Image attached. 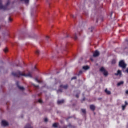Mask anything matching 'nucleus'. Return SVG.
Returning <instances> with one entry per match:
<instances>
[{
	"label": "nucleus",
	"instance_id": "7c9ffc66",
	"mask_svg": "<svg viewBox=\"0 0 128 128\" xmlns=\"http://www.w3.org/2000/svg\"><path fill=\"white\" fill-rule=\"evenodd\" d=\"M125 106H128V102L126 101L125 102Z\"/></svg>",
	"mask_w": 128,
	"mask_h": 128
},
{
	"label": "nucleus",
	"instance_id": "473e14b6",
	"mask_svg": "<svg viewBox=\"0 0 128 128\" xmlns=\"http://www.w3.org/2000/svg\"><path fill=\"white\" fill-rule=\"evenodd\" d=\"M9 21L12 22V20L10 18H9Z\"/></svg>",
	"mask_w": 128,
	"mask_h": 128
},
{
	"label": "nucleus",
	"instance_id": "e433bc0d",
	"mask_svg": "<svg viewBox=\"0 0 128 128\" xmlns=\"http://www.w3.org/2000/svg\"><path fill=\"white\" fill-rule=\"evenodd\" d=\"M84 100H86V98H84L82 100V102H84Z\"/></svg>",
	"mask_w": 128,
	"mask_h": 128
},
{
	"label": "nucleus",
	"instance_id": "aec40b11",
	"mask_svg": "<svg viewBox=\"0 0 128 128\" xmlns=\"http://www.w3.org/2000/svg\"><path fill=\"white\" fill-rule=\"evenodd\" d=\"M94 30V27H92L91 28H89V30L90 32H92L93 30Z\"/></svg>",
	"mask_w": 128,
	"mask_h": 128
},
{
	"label": "nucleus",
	"instance_id": "58836bf2",
	"mask_svg": "<svg viewBox=\"0 0 128 128\" xmlns=\"http://www.w3.org/2000/svg\"><path fill=\"white\" fill-rule=\"evenodd\" d=\"M126 94H128V90H127V91L126 92Z\"/></svg>",
	"mask_w": 128,
	"mask_h": 128
},
{
	"label": "nucleus",
	"instance_id": "9d476101",
	"mask_svg": "<svg viewBox=\"0 0 128 128\" xmlns=\"http://www.w3.org/2000/svg\"><path fill=\"white\" fill-rule=\"evenodd\" d=\"M90 67L89 66H84L83 67V69L84 70H90Z\"/></svg>",
	"mask_w": 128,
	"mask_h": 128
},
{
	"label": "nucleus",
	"instance_id": "4468645a",
	"mask_svg": "<svg viewBox=\"0 0 128 128\" xmlns=\"http://www.w3.org/2000/svg\"><path fill=\"white\" fill-rule=\"evenodd\" d=\"M105 92L108 96H110V94H111V92L110 91H108V89L106 90Z\"/></svg>",
	"mask_w": 128,
	"mask_h": 128
},
{
	"label": "nucleus",
	"instance_id": "49530a36",
	"mask_svg": "<svg viewBox=\"0 0 128 128\" xmlns=\"http://www.w3.org/2000/svg\"><path fill=\"white\" fill-rule=\"evenodd\" d=\"M35 68H36V66H35Z\"/></svg>",
	"mask_w": 128,
	"mask_h": 128
},
{
	"label": "nucleus",
	"instance_id": "c03bdc74",
	"mask_svg": "<svg viewBox=\"0 0 128 128\" xmlns=\"http://www.w3.org/2000/svg\"><path fill=\"white\" fill-rule=\"evenodd\" d=\"M16 66H18V65H16Z\"/></svg>",
	"mask_w": 128,
	"mask_h": 128
},
{
	"label": "nucleus",
	"instance_id": "c756f323",
	"mask_svg": "<svg viewBox=\"0 0 128 128\" xmlns=\"http://www.w3.org/2000/svg\"><path fill=\"white\" fill-rule=\"evenodd\" d=\"M44 122H48V119L47 118H45Z\"/></svg>",
	"mask_w": 128,
	"mask_h": 128
},
{
	"label": "nucleus",
	"instance_id": "39448f33",
	"mask_svg": "<svg viewBox=\"0 0 128 128\" xmlns=\"http://www.w3.org/2000/svg\"><path fill=\"white\" fill-rule=\"evenodd\" d=\"M2 126L6 127L8 126V124L6 120H2Z\"/></svg>",
	"mask_w": 128,
	"mask_h": 128
},
{
	"label": "nucleus",
	"instance_id": "a211bd4d",
	"mask_svg": "<svg viewBox=\"0 0 128 128\" xmlns=\"http://www.w3.org/2000/svg\"><path fill=\"white\" fill-rule=\"evenodd\" d=\"M24 128H33L31 126L30 124H28Z\"/></svg>",
	"mask_w": 128,
	"mask_h": 128
},
{
	"label": "nucleus",
	"instance_id": "c9c22d12",
	"mask_svg": "<svg viewBox=\"0 0 128 128\" xmlns=\"http://www.w3.org/2000/svg\"><path fill=\"white\" fill-rule=\"evenodd\" d=\"M46 40H48V39H50V37L47 36L46 38Z\"/></svg>",
	"mask_w": 128,
	"mask_h": 128
},
{
	"label": "nucleus",
	"instance_id": "2f4dec72",
	"mask_svg": "<svg viewBox=\"0 0 128 128\" xmlns=\"http://www.w3.org/2000/svg\"><path fill=\"white\" fill-rule=\"evenodd\" d=\"M80 74H83V71L80 70L79 72Z\"/></svg>",
	"mask_w": 128,
	"mask_h": 128
},
{
	"label": "nucleus",
	"instance_id": "ea45409f",
	"mask_svg": "<svg viewBox=\"0 0 128 128\" xmlns=\"http://www.w3.org/2000/svg\"><path fill=\"white\" fill-rule=\"evenodd\" d=\"M126 72H128V68L126 70Z\"/></svg>",
	"mask_w": 128,
	"mask_h": 128
},
{
	"label": "nucleus",
	"instance_id": "cd10ccee",
	"mask_svg": "<svg viewBox=\"0 0 128 128\" xmlns=\"http://www.w3.org/2000/svg\"><path fill=\"white\" fill-rule=\"evenodd\" d=\"M4 52H8V50L7 49V48H6V49H4Z\"/></svg>",
	"mask_w": 128,
	"mask_h": 128
},
{
	"label": "nucleus",
	"instance_id": "393cba45",
	"mask_svg": "<svg viewBox=\"0 0 128 128\" xmlns=\"http://www.w3.org/2000/svg\"><path fill=\"white\" fill-rule=\"evenodd\" d=\"M36 82H38V84H40L41 82L40 80H39L38 78L36 79Z\"/></svg>",
	"mask_w": 128,
	"mask_h": 128
},
{
	"label": "nucleus",
	"instance_id": "a878e982",
	"mask_svg": "<svg viewBox=\"0 0 128 128\" xmlns=\"http://www.w3.org/2000/svg\"><path fill=\"white\" fill-rule=\"evenodd\" d=\"M38 102L40 103V104H42V100H38Z\"/></svg>",
	"mask_w": 128,
	"mask_h": 128
},
{
	"label": "nucleus",
	"instance_id": "423d86ee",
	"mask_svg": "<svg viewBox=\"0 0 128 128\" xmlns=\"http://www.w3.org/2000/svg\"><path fill=\"white\" fill-rule=\"evenodd\" d=\"M16 86L20 90H24V87H21L20 86V82H16Z\"/></svg>",
	"mask_w": 128,
	"mask_h": 128
},
{
	"label": "nucleus",
	"instance_id": "a19ab883",
	"mask_svg": "<svg viewBox=\"0 0 128 128\" xmlns=\"http://www.w3.org/2000/svg\"><path fill=\"white\" fill-rule=\"evenodd\" d=\"M70 36L69 35H68V36H67V38H68Z\"/></svg>",
	"mask_w": 128,
	"mask_h": 128
},
{
	"label": "nucleus",
	"instance_id": "f257e3e1",
	"mask_svg": "<svg viewBox=\"0 0 128 128\" xmlns=\"http://www.w3.org/2000/svg\"><path fill=\"white\" fill-rule=\"evenodd\" d=\"M12 74L16 78H20V76H25L26 78H32V73L29 72L28 74L22 72L20 71H18V72H12Z\"/></svg>",
	"mask_w": 128,
	"mask_h": 128
},
{
	"label": "nucleus",
	"instance_id": "20e7f679",
	"mask_svg": "<svg viewBox=\"0 0 128 128\" xmlns=\"http://www.w3.org/2000/svg\"><path fill=\"white\" fill-rule=\"evenodd\" d=\"M100 72L104 74V76H108V72L104 69V67L102 68L100 70Z\"/></svg>",
	"mask_w": 128,
	"mask_h": 128
},
{
	"label": "nucleus",
	"instance_id": "37998d69",
	"mask_svg": "<svg viewBox=\"0 0 128 128\" xmlns=\"http://www.w3.org/2000/svg\"><path fill=\"white\" fill-rule=\"evenodd\" d=\"M126 41L128 42V40H126Z\"/></svg>",
	"mask_w": 128,
	"mask_h": 128
},
{
	"label": "nucleus",
	"instance_id": "412c9836",
	"mask_svg": "<svg viewBox=\"0 0 128 128\" xmlns=\"http://www.w3.org/2000/svg\"><path fill=\"white\" fill-rule=\"evenodd\" d=\"M126 106L124 105V106H122V110L123 111H124L126 108Z\"/></svg>",
	"mask_w": 128,
	"mask_h": 128
},
{
	"label": "nucleus",
	"instance_id": "79ce46f5",
	"mask_svg": "<svg viewBox=\"0 0 128 128\" xmlns=\"http://www.w3.org/2000/svg\"><path fill=\"white\" fill-rule=\"evenodd\" d=\"M70 126H71V124H70V125H69V126L70 127Z\"/></svg>",
	"mask_w": 128,
	"mask_h": 128
},
{
	"label": "nucleus",
	"instance_id": "9b49d317",
	"mask_svg": "<svg viewBox=\"0 0 128 128\" xmlns=\"http://www.w3.org/2000/svg\"><path fill=\"white\" fill-rule=\"evenodd\" d=\"M20 1L22 2H24L26 4H28L30 0H20Z\"/></svg>",
	"mask_w": 128,
	"mask_h": 128
},
{
	"label": "nucleus",
	"instance_id": "2eb2a0df",
	"mask_svg": "<svg viewBox=\"0 0 128 128\" xmlns=\"http://www.w3.org/2000/svg\"><path fill=\"white\" fill-rule=\"evenodd\" d=\"M58 123H55L53 124L52 126L54 128H58Z\"/></svg>",
	"mask_w": 128,
	"mask_h": 128
},
{
	"label": "nucleus",
	"instance_id": "b1692460",
	"mask_svg": "<svg viewBox=\"0 0 128 128\" xmlns=\"http://www.w3.org/2000/svg\"><path fill=\"white\" fill-rule=\"evenodd\" d=\"M71 17L72 18H73L75 19L76 18V16H74V15H71Z\"/></svg>",
	"mask_w": 128,
	"mask_h": 128
},
{
	"label": "nucleus",
	"instance_id": "7ed1b4c3",
	"mask_svg": "<svg viewBox=\"0 0 128 128\" xmlns=\"http://www.w3.org/2000/svg\"><path fill=\"white\" fill-rule=\"evenodd\" d=\"M120 68H122L123 70H125L127 66V64L124 60H121L119 63Z\"/></svg>",
	"mask_w": 128,
	"mask_h": 128
},
{
	"label": "nucleus",
	"instance_id": "c85d7f7f",
	"mask_svg": "<svg viewBox=\"0 0 128 128\" xmlns=\"http://www.w3.org/2000/svg\"><path fill=\"white\" fill-rule=\"evenodd\" d=\"M76 78H77L76 76H75V77H73L72 80H76Z\"/></svg>",
	"mask_w": 128,
	"mask_h": 128
},
{
	"label": "nucleus",
	"instance_id": "4c0bfd02",
	"mask_svg": "<svg viewBox=\"0 0 128 128\" xmlns=\"http://www.w3.org/2000/svg\"><path fill=\"white\" fill-rule=\"evenodd\" d=\"M112 14H113V12H112L111 15H110L111 17H112Z\"/></svg>",
	"mask_w": 128,
	"mask_h": 128
},
{
	"label": "nucleus",
	"instance_id": "6ab92c4d",
	"mask_svg": "<svg viewBox=\"0 0 128 128\" xmlns=\"http://www.w3.org/2000/svg\"><path fill=\"white\" fill-rule=\"evenodd\" d=\"M72 38H73L75 40H76L78 39L77 34H76L74 36H72Z\"/></svg>",
	"mask_w": 128,
	"mask_h": 128
},
{
	"label": "nucleus",
	"instance_id": "1a4fd4ad",
	"mask_svg": "<svg viewBox=\"0 0 128 128\" xmlns=\"http://www.w3.org/2000/svg\"><path fill=\"white\" fill-rule=\"evenodd\" d=\"M90 110L93 112L95 111L96 110V107L94 105H91L90 106Z\"/></svg>",
	"mask_w": 128,
	"mask_h": 128
},
{
	"label": "nucleus",
	"instance_id": "f03ea898",
	"mask_svg": "<svg viewBox=\"0 0 128 128\" xmlns=\"http://www.w3.org/2000/svg\"><path fill=\"white\" fill-rule=\"evenodd\" d=\"M10 4V2L8 1L6 6H3L2 4V2L0 0V10H8V6Z\"/></svg>",
	"mask_w": 128,
	"mask_h": 128
},
{
	"label": "nucleus",
	"instance_id": "de8ad7c7",
	"mask_svg": "<svg viewBox=\"0 0 128 128\" xmlns=\"http://www.w3.org/2000/svg\"><path fill=\"white\" fill-rule=\"evenodd\" d=\"M1 27L0 26V29Z\"/></svg>",
	"mask_w": 128,
	"mask_h": 128
},
{
	"label": "nucleus",
	"instance_id": "bb28decb",
	"mask_svg": "<svg viewBox=\"0 0 128 128\" xmlns=\"http://www.w3.org/2000/svg\"><path fill=\"white\" fill-rule=\"evenodd\" d=\"M58 92H62V89H60L58 91Z\"/></svg>",
	"mask_w": 128,
	"mask_h": 128
},
{
	"label": "nucleus",
	"instance_id": "ddd939ff",
	"mask_svg": "<svg viewBox=\"0 0 128 128\" xmlns=\"http://www.w3.org/2000/svg\"><path fill=\"white\" fill-rule=\"evenodd\" d=\"M115 74L116 76H121L122 74V71L118 70V74Z\"/></svg>",
	"mask_w": 128,
	"mask_h": 128
},
{
	"label": "nucleus",
	"instance_id": "5701e85b",
	"mask_svg": "<svg viewBox=\"0 0 128 128\" xmlns=\"http://www.w3.org/2000/svg\"><path fill=\"white\" fill-rule=\"evenodd\" d=\"M40 54V52L38 50L36 51V54H37V56H39Z\"/></svg>",
	"mask_w": 128,
	"mask_h": 128
},
{
	"label": "nucleus",
	"instance_id": "6e6552de",
	"mask_svg": "<svg viewBox=\"0 0 128 128\" xmlns=\"http://www.w3.org/2000/svg\"><path fill=\"white\" fill-rule=\"evenodd\" d=\"M99 56L100 52L98 51H96L94 54V58H97L98 56Z\"/></svg>",
	"mask_w": 128,
	"mask_h": 128
},
{
	"label": "nucleus",
	"instance_id": "f3484780",
	"mask_svg": "<svg viewBox=\"0 0 128 128\" xmlns=\"http://www.w3.org/2000/svg\"><path fill=\"white\" fill-rule=\"evenodd\" d=\"M82 113L86 115V110H84V109H82Z\"/></svg>",
	"mask_w": 128,
	"mask_h": 128
},
{
	"label": "nucleus",
	"instance_id": "dca6fc26",
	"mask_svg": "<svg viewBox=\"0 0 128 128\" xmlns=\"http://www.w3.org/2000/svg\"><path fill=\"white\" fill-rule=\"evenodd\" d=\"M124 84V82H121L118 83V86H122V84Z\"/></svg>",
	"mask_w": 128,
	"mask_h": 128
},
{
	"label": "nucleus",
	"instance_id": "a18cd8bd",
	"mask_svg": "<svg viewBox=\"0 0 128 128\" xmlns=\"http://www.w3.org/2000/svg\"><path fill=\"white\" fill-rule=\"evenodd\" d=\"M96 22H98V20H96Z\"/></svg>",
	"mask_w": 128,
	"mask_h": 128
},
{
	"label": "nucleus",
	"instance_id": "72a5a7b5",
	"mask_svg": "<svg viewBox=\"0 0 128 128\" xmlns=\"http://www.w3.org/2000/svg\"><path fill=\"white\" fill-rule=\"evenodd\" d=\"M34 86L35 88H39V86H38L34 85Z\"/></svg>",
	"mask_w": 128,
	"mask_h": 128
},
{
	"label": "nucleus",
	"instance_id": "0eeeda50",
	"mask_svg": "<svg viewBox=\"0 0 128 128\" xmlns=\"http://www.w3.org/2000/svg\"><path fill=\"white\" fill-rule=\"evenodd\" d=\"M60 88H64V90H68V84H66V85H65V86L61 85L60 86Z\"/></svg>",
	"mask_w": 128,
	"mask_h": 128
},
{
	"label": "nucleus",
	"instance_id": "4be33fe9",
	"mask_svg": "<svg viewBox=\"0 0 128 128\" xmlns=\"http://www.w3.org/2000/svg\"><path fill=\"white\" fill-rule=\"evenodd\" d=\"M112 64H116V60H113L112 62Z\"/></svg>",
	"mask_w": 128,
	"mask_h": 128
},
{
	"label": "nucleus",
	"instance_id": "f8f14e48",
	"mask_svg": "<svg viewBox=\"0 0 128 128\" xmlns=\"http://www.w3.org/2000/svg\"><path fill=\"white\" fill-rule=\"evenodd\" d=\"M64 100H62L58 101V105H60V104H64Z\"/></svg>",
	"mask_w": 128,
	"mask_h": 128
},
{
	"label": "nucleus",
	"instance_id": "f704fd0d",
	"mask_svg": "<svg viewBox=\"0 0 128 128\" xmlns=\"http://www.w3.org/2000/svg\"><path fill=\"white\" fill-rule=\"evenodd\" d=\"M76 98H79V95H78V94L76 95Z\"/></svg>",
	"mask_w": 128,
	"mask_h": 128
}]
</instances>
